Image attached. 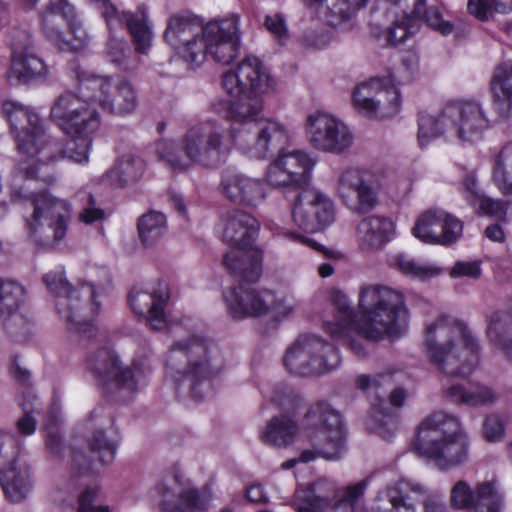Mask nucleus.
Returning <instances> with one entry per match:
<instances>
[{"label": "nucleus", "mask_w": 512, "mask_h": 512, "mask_svg": "<svg viewBox=\"0 0 512 512\" xmlns=\"http://www.w3.org/2000/svg\"><path fill=\"white\" fill-rule=\"evenodd\" d=\"M66 72L76 80L77 93L66 91L61 94L51 107L50 116L71 137L65 153L74 161L84 163L88 161L93 135L101 125L98 107L110 114L124 116L137 107V94L127 80L121 79L113 85L111 78L83 70L76 58L68 61Z\"/></svg>", "instance_id": "nucleus-1"}, {"label": "nucleus", "mask_w": 512, "mask_h": 512, "mask_svg": "<svg viewBox=\"0 0 512 512\" xmlns=\"http://www.w3.org/2000/svg\"><path fill=\"white\" fill-rule=\"evenodd\" d=\"M230 121L229 132L210 121L191 127L183 138L186 159L175 151L172 142L159 143L157 153L174 171H185L191 163L219 167L226 162L233 146L252 158H264L285 144L286 134L275 120Z\"/></svg>", "instance_id": "nucleus-2"}, {"label": "nucleus", "mask_w": 512, "mask_h": 512, "mask_svg": "<svg viewBox=\"0 0 512 512\" xmlns=\"http://www.w3.org/2000/svg\"><path fill=\"white\" fill-rule=\"evenodd\" d=\"M220 221L222 240L232 248L224 255L223 265L238 281L224 293L229 315L234 320H243L268 314L266 299L252 286L262 274L263 253L254 246L260 230L258 220L242 210L233 209Z\"/></svg>", "instance_id": "nucleus-3"}, {"label": "nucleus", "mask_w": 512, "mask_h": 512, "mask_svg": "<svg viewBox=\"0 0 512 512\" xmlns=\"http://www.w3.org/2000/svg\"><path fill=\"white\" fill-rule=\"evenodd\" d=\"M331 301L336 308L335 321H325L323 329L329 335H344L356 329L366 338L380 340L384 336H399L406 328L408 310L402 293L381 285L361 289L358 313L350 306L346 294L335 290Z\"/></svg>", "instance_id": "nucleus-4"}, {"label": "nucleus", "mask_w": 512, "mask_h": 512, "mask_svg": "<svg viewBox=\"0 0 512 512\" xmlns=\"http://www.w3.org/2000/svg\"><path fill=\"white\" fill-rule=\"evenodd\" d=\"M276 122L284 130L286 141L263 158L278 152V157L267 169L266 182L273 187L293 188L296 192L291 211L294 223L306 233L318 232L334 221V204L325 194L305 189L309 185L315 163L302 151L284 153L289 142L288 132L283 124Z\"/></svg>", "instance_id": "nucleus-5"}, {"label": "nucleus", "mask_w": 512, "mask_h": 512, "mask_svg": "<svg viewBox=\"0 0 512 512\" xmlns=\"http://www.w3.org/2000/svg\"><path fill=\"white\" fill-rule=\"evenodd\" d=\"M273 79L262 61L246 56L235 69L223 73L222 87L230 99H221L215 110L227 120L260 121L263 109L261 94L268 91Z\"/></svg>", "instance_id": "nucleus-6"}, {"label": "nucleus", "mask_w": 512, "mask_h": 512, "mask_svg": "<svg viewBox=\"0 0 512 512\" xmlns=\"http://www.w3.org/2000/svg\"><path fill=\"white\" fill-rule=\"evenodd\" d=\"M42 280L48 291L57 298V312L65 320L69 333L84 346L94 347L99 334L95 319L101 310L95 285L84 283L74 288L63 270L50 271Z\"/></svg>", "instance_id": "nucleus-7"}, {"label": "nucleus", "mask_w": 512, "mask_h": 512, "mask_svg": "<svg viewBox=\"0 0 512 512\" xmlns=\"http://www.w3.org/2000/svg\"><path fill=\"white\" fill-rule=\"evenodd\" d=\"M179 352L187 359L184 370L176 371L172 376L176 395L179 396L183 387H187L189 395L195 401H202L212 387V381L222 371L224 359L218 345L211 339L192 335L183 341L173 344L167 366Z\"/></svg>", "instance_id": "nucleus-8"}, {"label": "nucleus", "mask_w": 512, "mask_h": 512, "mask_svg": "<svg viewBox=\"0 0 512 512\" xmlns=\"http://www.w3.org/2000/svg\"><path fill=\"white\" fill-rule=\"evenodd\" d=\"M411 448L445 471L466 460L468 441L457 418L435 412L419 424Z\"/></svg>", "instance_id": "nucleus-9"}, {"label": "nucleus", "mask_w": 512, "mask_h": 512, "mask_svg": "<svg viewBox=\"0 0 512 512\" xmlns=\"http://www.w3.org/2000/svg\"><path fill=\"white\" fill-rule=\"evenodd\" d=\"M93 1L104 18L110 33L106 43L108 60L120 69L128 70V62L132 55L131 47L125 39L113 36V32L117 29L126 28L135 52L147 54L152 45L153 32L148 24L146 6L144 4L139 5L136 12L119 11L111 0Z\"/></svg>", "instance_id": "nucleus-10"}, {"label": "nucleus", "mask_w": 512, "mask_h": 512, "mask_svg": "<svg viewBox=\"0 0 512 512\" xmlns=\"http://www.w3.org/2000/svg\"><path fill=\"white\" fill-rule=\"evenodd\" d=\"M305 419L312 435L313 450H303L299 455L301 463H309L317 457L327 460L339 459L346 451L347 431L342 415L329 404L318 402L310 406Z\"/></svg>", "instance_id": "nucleus-11"}, {"label": "nucleus", "mask_w": 512, "mask_h": 512, "mask_svg": "<svg viewBox=\"0 0 512 512\" xmlns=\"http://www.w3.org/2000/svg\"><path fill=\"white\" fill-rule=\"evenodd\" d=\"M444 324V319H438L436 322L431 323L426 328L425 348L430 362L437 366V368L447 376L451 377H467L469 376L480 360V345L478 340L472 335L467 325L460 320L454 321V326L457 328L465 351L468 356L465 360L461 361L459 355L455 351V343L449 339L445 344H438L435 339V332L441 329Z\"/></svg>", "instance_id": "nucleus-12"}, {"label": "nucleus", "mask_w": 512, "mask_h": 512, "mask_svg": "<svg viewBox=\"0 0 512 512\" xmlns=\"http://www.w3.org/2000/svg\"><path fill=\"white\" fill-rule=\"evenodd\" d=\"M340 363L338 348L313 334L300 335L283 357V365L287 371L300 377L330 372Z\"/></svg>", "instance_id": "nucleus-13"}, {"label": "nucleus", "mask_w": 512, "mask_h": 512, "mask_svg": "<svg viewBox=\"0 0 512 512\" xmlns=\"http://www.w3.org/2000/svg\"><path fill=\"white\" fill-rule=\"evenodd\" d=\"M163 38L189 69L195 70L204 63L206 25L199 16L189 11L172 14Z\"/></svg>", "instance_id": "nucleus-14"}, {"label": "nucleus", "mask_w": 512, "mask_h": 512, "mask_svg": "<svg viewBox=\"0 0 512 512\" xmlns=\"http://www.w3.org/2000/svg\"><path fill=\"white\" fill-rule=\"evenodd\" d=\"M2 112L9 122L17 149L29 157L38 155L47 144L44 122L29 106L17 101L5 100Z\"/></svg>", "instance_id": "nucleus-15"}, {"label": "nucleus", "mask_w": 512, "mask_h": 512, "mask_svg": "<svg viewBox=\"0 0 512 512\" xmlns=\"http://www.w3.org/2000/svg\"><path fill=\"white\" fill-rule=\"evenodd\" d=\"M352 105L355 110L368 117H376L382 103H387V110L381 118L395 116L401 106V94L392 75L372 77L355 87L352 92Z\"/></svg>", "instance_id": "nucleus-16"}, {"label": "nucleus", "mask_w": 512, "mask_h": 512, "mask_svg": "<svg viewBox=\"0 0 512 512\" xmlns=\"http://www.w3.org/2000/svg\"><path fill=\"white\" fill-rule=\"evenodd\" d=\"M33 214L26 221L31 237L37 238L39 229L44 225L52 232L55 243L61 242L67 234L71 220V208L67 201L54 197L48 190H41L31 196Z\"/></svg>", "instance_id": "nucleus-17"}, {"label": "nucleus", "mask_w": 512, "mask_h": 512, "mask_svg": "<svg viewBox=\"0 0 512 512\" xmlns=\"http://www.w3.org/2000/svg\"><path fill=\"white\" fill-rule=\"evenodd\" d=\"M87 368L106 392L110 387L136 392L139 376L143 374L139 364L122 368L118 355L106 347L98 348L95 355L87 359Z\"/></svg>", "instance_id": "nucleus-18"}, {"label": "nucleus", "mask_w": 512, "mask_h": 512, "mask_svg": "<svg viewBox=\"0 0 512 512\" xmlns=\"http://www.w3.org/2000/svg\"><path fill=\"white\" fill-rule=\"evenodd\" d=\"M205 58L210 55L215 62L228 65L240 53L239 16L231 14L206 24Z\"/></svg>", "instance_id": "nucleus-19"}, {"label": "nucleus", "mask_w": 512, "mask_h": 512, "mask_svg": "<svg viewBox=\"0 0 512 512\" xmlns=\"http://www.w3.org/2000/svg\"><path fill=\"white\" fill-rule=\"evenodd\" d=\"M463 232L462 222L442 210L422 213L412 228V234L421 242L450 246L457 242Z\"/></svg>", "instance_id": "nucleus-20"}, {"label": "nucleus", "mask_w": 512, "mask_h": 512, "mask_svg": "<svg viewBox=\"0 0 512 512\" xmlns=\"http://www.w3.org/2000/svg\"><path fill=\"white\" fill-rule=\"evenodd\" d=\"M443 116L462 141L473 142L480 139L490 126L482 107L475 101H449L443 107Z\"/></svg>", "instance_id": "nucleus-21"}, {"label": "nucleus", "mask_w": 512, "mask_h": 512, "mask_svg": "<svg viewBox=\"0 0 512 512\" xmlns=\"http://www.w3.org/2000/svg\"><path fill=\"white\" fill-rule=\"evenodd\" d=\"M307 134L315 149L341 153L352 143L348 128L335 117L317 112L307 120Z\"/></svg>", "instance_id": "nucleus-22"}, {"label": "nucleus", "mask_w": 512, "mask_h": 512, "mask_svg": "<svg viewBox=\"0 0 512 512\" xmlns=\"http://www.w3.org/2000/svg\"><path fill=\"white\" fill-rule=\"evenodd\" d=\"M169 299V285L164 281H159L151 291L134 286L128 294V304L133 313L145 317L155 330H161L167 325L165 308Z\"/></svg>", "instance_id": "nucleus-23"}, {"label": "nucleus", "mask_w": 512, "mask_h": 512, "mask_svg": "<svg viewBox=\"0 0 512 512\" xmlns=\"http://www.w3.org/2000/svg\"><path fill=\"white\" fill-rule=\"evenodd\" d=\"M451 507L457 510H474V512H501L503 496L492 482H482L476 487V495L471 486L459 480L450 492Z\"/></svg>", "instance_id": "nucleus-24"}, {"label": "nucleus", "mask_w": 512, "mask_h": 512, "mask_svg": "<svg viewBox=\"0 0 512 512\" xmlns=\"http://www.w3.org/2000/svg\"><path fill=\"white\" fill-rule=\"evenodd\" d=\"M367 483L362 480L354 485L348 486L341 497L330 498L316 494V485L310 483L303 491L300 498L301 505L299 512H324L331 508L336 512H361L360 500L364 495Z\"/></svg>", "instance_id": "nucleus-25"}, {"label": "nucleus", "mask_w": 512, "mask_h": 512, "mask_svg": "<svg viewBox=\"0 0 512 512\" xmlns=\"http://www.w3.org/2000/svg\"><path fill=\"white\" fill-rule=\"evenodd\" d=\"M338 190L343 199L356 193L360 213H368L378 203V185L373 176L361 169H346L339 178Z\"/></svg>", "instance_id": "nucleus-26"}, {"label": "nucleus", "mask_w": 512, "mask_h": 512, "mask_svg": "<svg viewBox=\"0 0 512 512\" xmlns=\"http://www.w3.org/2000/svg\"><path fill=\"white\" fill-rule=\"evenodd\" d=\"M74 6L67 0L51 1L40 12L41 28L45 37L58 49L68 48L63 29L72 18Z\"/></svg>", "instance_id": "nucleus-27"}, {"label": "nucleus", "mask_w": 512, "mask_h": 512, "mask_svg": "<svg viewBox=\"0 0 512 512\" xmlns=\"http://www.w3.org/2000/svg\"><path fill=\"white\" fill-rule=\"evenodd\" d=\"M394 223L388 217L369 216L357 226V236L361 250L372 251L383 248L392 240Z\"/></svg>", "instance_id": "nucleus-28"}, {"label": "nucleus", "mask_w": 512, "mask_h": 512, "mask_svg": "<svg viewBox=\"0 0 512 512\" xmlns=\"http://www.w3.org/2000/svg\"><path fill=\"white\" fill-rule=\"evenodd\" d=\"M493 109L500 119L512 113V61H504L494 69L490 81Z\"/></svg>", "instance_id": "nucleus-29"}, {"label": "nucleus", "mask_w": 512, "mask_h": 512, "mask_svg": "<svg viewBox=\"0 0 512 512\" xmlns=\"http://www.w3.org/2000/svg\"><path fill=\"white\" fill-rule=\"evenodd\" d=\"M48 72L44 60L27 50L14 51L11 55L10 74L20 84L44 80Z\"/></svg>", "instance_id": "nucleus-30"}, {"label": "nucleus", "mask_w": 512, "mask_h": 512, "mask_svg": "<svg viewBox=\"0 0 512 512\" xmlns=\"http://www.w3.org/2000/svg\"><path fill=\"white\" fill-rule=\"evenodd\" d=\"M30 476V468L18 467L16 460L0 469V485L10 502L19 503L26 497L31 487Z\"/></svg>", "instance_id": "nucleus-31"}, {"label": "nucleus", "mask_w": 512, "mask_h": 512, "mask_svg": "<svg viewBox=\"0 0 512 512\" xmlns=\"http://www.w3.org/2000/svg\"><path fill=\"white\" fill-rule=\"evenodd\" d=\"M393 6L404 9H411L415 17L420 18V24L423 22L431 29L438 31L444 36L453 32L454 26L450 21L443 19V15L438 7L426 6L425 0H384Z\"/></svg>", "instance_id": "nucleus-32"}, {"label": "nucleus", "mask_w": 512, "mask_h": 512, "mask_svg": "<svg viewBox=\"0 0 512 512\" xmlns=\"http://www.w3.org/2000/svg\"><path fill=\"white\" fill-rule=\"evenodd\" d=\"M445 395L451 402L469 407L485 406L498 399L491 387L480 383H471L469 387L462 384L452 385L445 390Z\"/></svg>", "instance_id": "nucleus-33"}, {"label": "nucleus", "mask_w": 512, "mask_h": 512, "mask_svg": "<svg viewBox=\"0 0 512 512\" xmlns=\"http://www.w3.org/2000/svg\"><path fill=\"white\" fill-rule=\"evenodd\" d=\"M486 335L490 343L512 360V307L509 312L495 311L489 317Z\"/></svg>", "instance_id": "nucleus-34"}, {"label": "nucleus", "mask_w": 512, "mask_h": 512, "mask_svg": "<svg viewBox=\"0 0 512 512\" xmlns=\"http://www.w3.org/2000/svg\"><path fill=\"white\" fill-rule=\"evenodd\" d=\"M372 512H417L415 503L411 501L408 487L403 482L380 491Z\"/></svg>", "instance_id": "nucleus-35"}, {"label": "nucleus", "mask_w": 512, "mask_h": 512, "mask_svg": "<svg viewBox=\"0 0 512 512\" xmlns=\"http://www.w3.org/2000/svg\"><path fill=\"white\" fill-rule=\"evenodd\" d=\"M297 433V422L286 415H279L272 417L267 423L261 440L267 445L287 447L294 442Z\"/></svg>", "instance_id": "nucleus-36"}, {"label": "nucleus", "mask_w": 512, "mask_h": 512, "mask_svg": "<svg viewBox=\"0 0 512 512\" xmlns=\"http://www.w3.org/2000/svg\"><path fill=\"white\" fill-rule=\"evenodd\" d=\"M492 180L505 196H512V141L505 143L495 155Z\"/></svg>", "instance_id": "nucleus-37"}, {"label": "nucleus", "mask_w": 512, "mask_h": 512, "mask_svg": "<svg viewBox=\"0 0 512 512\" xmlns=\"http://www.w3.org/2000/svg\"><path fill=\"white\" fill-rule=\"evenodd\" d=\"M324 18L331 27H337L348 21L357 10L364 7L368 0H325Z\"/></svg>", "instance_id": "nucleus-38"}, {"label": "nucleus", "mask_w": 512, "mask_h": 512, "mask_svg": "<svg viewBox=\"0 0 512 512\" xmlns=\"http://www.w3.org/2000/svg\"><path fill=\"white\" fill-rule=\"evenodd\" d=\"M137 228L141 242L151 246L166 232V216L161 212L150 211L139 218Z\"/></svg>", "instance_id": "nucleus-39"}, {"label": "nucleus", "mask_w": 512, "mask_h": 512, "mask_svg": "<svg viewBox=\"0 0 512 512\" xmlns=\"http://www.w3.org/2000/svg\"><path fill=\"white\" fill-rule=\"evenodd\" d=\"M421 28L420 18L415 17L412 13L404 11L400 18H397L386 33V42L389 46H397L402 44L409 37L415 35Z\"/></svg>", "instance_id": "nucleus-40"}, {"label": "nucleus", "mask_w": 512, "mask_h": 512, "mask_svg": "<svg viewBox=\"0 0 512 512\" xmlns=\"http://www.w3.org/2000/svg\"><path fill=\"white\" fill-rule=\"evenodd\" d=\"M24 296L25 289L21 284L0 278V318L17 313Z\"/></svg>", "instance_id": "nucleus-41"}, {"label": "nucleus", "mask_w": 512, "mask_h": 512, "mask_svg": "<svg viewBox=\"0 0 512 512\" xmlns=\"http://www.w3.org/2000/svg\"><path fill=\"white\" fill-rule=\"evenodd\" d=\"M446 130H451L447 119L443 116V109L438 116L419 114L418 118V143L421 148L425 147L431 139L444 134Z\"/></svg>", "instance_id": "nucleus-42"}, {"label": "nucleus", "mask_w": 512, "mask_h": 512, "mask_svg": "<svg viewBox=\"0 0 512 512\" xmlns=\"http://www.w3.org/2000/svg\"><path fill=\"white\" fill-rule=\"evenodd\" d=\"M162 512H204L206 503L197 489L182 491L176 501L163 500Z\"/></svg>", "instance_id": "nucleus-43"}, {"label": "nucleus", "mask_w": 512, "mask_h": 512, "mask_svg": "<svg viewBox=\"0 0 512 512\" xmlns=\"http://www.w3.org/2000/svg\"><path fill=\"white\" fill-rule=\"evenodd\" d=\"M90 452L98 458L102 465H108L115 459L118 443L109 439L104 430H95L88 439Z\"/></svg>", "instance_id": "nucleus-44"}, {"label": "nucleus", "mask_w": 512, "mask_h": 512, "mask_svg": "<svg viewBox=\"0 0 512 512\" xmlns=\"http://www.w3.org/2000/svg\"><path fill=\"white\" fill-rule=\"evenodd\" d=\"M144 168L145 163L141 157L125 154L118 159L114 170L122 184L126 185L138 181L144 173Z\"/></svg>", "instance_id": "nucleus-45"}, {"label": "nucleus", "mask_w": 512, "mask_h": 512, "mask_svg": "<svg viewBox=\"0 0 512 512\" xmlns=\"http://www.w3.org/2000/svg\"><path fill=\"white\" fill-rule=\"evenodd\" d=\"M492 4L502 13L512 10V0H468L467 11L479 21H487L491 15Z\"/></svg>", "instance_id": "nucleus-46"}, {"label": "nucleus", "mask_w": 512, "mask_h": 512, "mask_svg": "<svg viewBox=\"0 0 512 512\" xmlns=\"http://www.w3.org/2000/svg\"><path fill=\"white\" fill-rule=\"evenodd\" d=\"M38 398L31 391L23 393V400L20 406L24 412L23 416L17 421V430L21 435L30 436L36 430V420L33 417L35 404Z\"/></svg>", "instance_id": "nucleus-47"}, {"label": "nucleus", "mask_w": 512, "mask_h": 512, "mask_svg": "<svg viewBox=\"0 0 512 512\" xmlns=\"http://www.w3.org/2000/svg\"><path fill=\"white\" fill-rule=\"evenodd\" d=\"M247 183V177L234 172L227 170L223 173L221 178L220 187L222 193L231 201V202H242L243 195L241 196L242 185Z\"/></svg>", "instance_id": "nucleus-48"}, {"label": "nucleus", "mask_w": 512, "mask_h": 512, "mask_svg": "<svg viewBox=\"0 0 512 512\" xmlns=\"http://www.w3.org/2000/svg\"><path fill=\"white\" fill-rule=\"evenodd\" d=\"M66 27L69 29V33L73 37L72 40H67L68 48L59 49L60 51H72L77 52L84 49L89 43V35L83 28L82 23L78 20L76 11L72 13V18L69 19Z\"/></svg>", "instance_id": "nucleus-49"}, {"label": "nucleus", "mask_w": 512, "mask_h": 512, "mask_svg": "<svg viewBox=\"0 0 512 512\" xmlns=\"http://www.w3.org/2000/svg\"><path fill=\"white\" fill-rule=\"evenodd\" d=\"M241 196L243 195L242 202L237 204H244L247 206H256L260 201L266 197V182L259 179H252L247 177V183L242 185Z\"/></svg>", "instance_id": "nucleus-50"}, {"label": "nucleus", "mask_w": 512, "mask_h": 512, "mask_svg": "<svg viewBox=\"0 0 512 512\" xmlns=\"http://www.w3.org/2000/svg\"><path fill=\"white\" fill-rule=\"evenodd\" d=\"M352 332H357L359 335H361L365 340H370L369 338H366L362 333H360L356 329L347 330V332L342 335H330L332 340L338 342L340 345L346 347L349 349L356 357L359 359L364 358L367 355V349L364 345V340L359 337H354L351 335ZM372 341H375L374 339H371Z\"/></svg>", "instance_id": "nucleus-51"}, {"label": "nucleus", "mask_w": 512, "mask_h": 512, "mask_svg": "<svg viewBox=\"0 0 512 512\" xmlns=\"http://www.w3.org/2000/svg\"><path fill=\"white\" fill-rule=\"evenodd\" d=\"M391 266L398 269L404 275L424 278L429 276L431 269L417 265L404 254H397L391 259Z\"/></svg>", "instance_id": "nucleus-52"}, {"label": "nucleus", "mask_w": 512, "mask_h": 512, "mask_svg": "<svg viewBox=\"0 0 512 512\" xmlns=\"http://www.w3.org/2000/svg\"><path fill=\"white\" fill-rule=\"evenodd\" d=\"M470 206L477 209V212L482 215L504 217L506 215V207L502 200H494L482 194L475 203Z\"/></svg>", "instance_id": "nucleus-53"}, {"label": "nucleus", "mask_w": 512, "mask_h": 512, "mask_svg": "<svg viewBox=\"0 0 512 512\" xmlns=\"http://www.w3.org/2000/svg\"><path fill=\"white\" fill-rule=\"evenodd\" d=\"M482 262L480 260L474 261H456L451 268L449 275L451 278L468 277L477 280L482 275Z\"/></svg>", "instance_id": "nucleus-54"}, {"label": "nucleus", "mask_w": 512, "mask_h": 512, "mask_svg": "<svg viewBox=\"0 0 512 512\" xmlns=\"http://www.w3.org/2000/svg\"><path fill=\"white\" fill-rule=\"evenodd\" d=\"M97 487L86 488L78 498V512H110L108 506H94L98 495Z\"/></svg>", "instance_id": "nucleus-55"}, {"label": "nucleus", "mask_w": 512, "mask_h": 512, "mask_svg": "<svg viewBox=\"0 0 512 512\" xmlns=\"http://www.w3.org/2000/svg\"><path fill=\"white\" fill-rule=\"evenodd\" d=\"M264 25L267 30L278 39L279 43L282 44L288 39L289 33L283 15H267L264 20Z\"/></svg>", "instance_id": "nucleus-56"}, {"label": "nucleus", "mask_w": 512, "mask_h": 512, "mask_svg": "<svg viewBox=\"0 0 512 512\" xmlns=\"http://www.w3.org/2000/svg\"><path fill=\"white\" fill-rule=\"evenodd\" d=\"M504 425L496 415H489L485 418L483 423L484 438L489 441H497L504 435Z\"/></svg>", "instance_id": "nucleus-57"}, {"label": "nucleus", "mask_w": 512, "mask_h": 512, "mask_svg": "<svg viewBox=\"0 0 512 512\" xmlns=\"http://www.w3.org/2000/svg\"><path fill=\"white\" fill-rule=\"evenodd\" d=\"M92 460L81 450L73 447L71 449V467L80 476L92 472Z\"/></svg>", "instance_id": "nucleus-58"}, {"label": "nucleus", "mask_w": 512, "mask_h": 512, "mask_svg": "<svg viewBox=\"0 0 512 512\" xmlns=\"http://www.w3.org/2000/svg\"><path fill=\"white\" fill-rule=\"evenodd\" d=\"M463 195L470 204L475 203L483 193L480 190L476 175L473 172L467 173L463 179Z\"/></svg>", "instance_id": "nucleus-59"}, {"label": "nucleus", "mask_w": 512, "mask_h": 512, "mask_svg": "<svg viewBox=\"0 0 512 512\" xmlns=\"http://www.w3.org/2000/svg\"><path fill=\"white\" fill-rule=\"evenodd\" d=\"M95 198L92 194L88 195V206L79 214V219L85 224H92L98 220H102L105 212L101 208L94 207Z\"/></svg>", "instance_id": "nucleus-60"}, {"label": "nucleus", "mask_w": 512, "mask_h": 512, "mask_svg": "<svg viewBox=\"0 0 512 512\" xmlns=\"http://www.w3.org/2000/svg\"><path fill=\"white\" fill-rule=\"evenodd\" d=\"M47 450L55 457L62 458L64 453L63 440L58 431L49 430L45 439Z\"/></svg>", "instance_id": "nucleus-61"}, {"label": "nucleus", "mask_w": 512, "mask_h": 512, "mask_svg": "<svg viewBox=\"0 0 512 512\" xmlns=\"http://www.w3.org/2000/svg\"><path fill=\"white\" fill-rule=\"evenodd\" d=\"M9 373L12 378L19 384L25 386L29 383L30 372L27 369L20 367L18 355H14L11 359Z\"/></svg>", "instance_id": "nucleus-62"}, {"label": "nucleus", "mask_w": 512, "mask_h": 512, "mask_svg": "<svg viewBox=\"0 0 512 512\" xmlns=\"http://www.w3.org/2000/svg\"><path fill=\"white\" fill-rule=\"evenodd\" d=\"M246 498L252 503H266L268 497L266 496L262 485H251L246 490Z\"/></svg>", "instance_id": "nucleus-63"}, {"label": "nucleus", "mask_w": 512, "mask_h": 512, "mask_svg": "<svg viewBox=\"0 0 512 512\" xmlns=\"http://www.w3.org/2000/svg\"><path fill=\"white\" fill-rule=\"evenodd\" d=\"M384 376L383 375H377L376 377H374L373 379H371V377L367 374H361L359 375L357 378H356V381H355V385L358 389L360 390H367L372 384L375 386V387H379L380 386V379H382Z\"/></svg>", "instance_id": "nucleus-64"}]
</instances>
